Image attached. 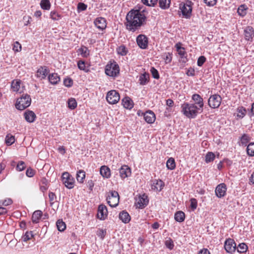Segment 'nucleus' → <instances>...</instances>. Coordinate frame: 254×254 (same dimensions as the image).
<instances>
[{"label": "nucleus", "instance_id": "obj_61", "mask_svg": "<svg viewBox=\"0 0 254 254\" xmlns=\"http://www.w3.org/2000/svg\"><path fill=\"white\" fill-rule=\"evenodd\" d=\"M49 197L51 204L54 203V200L56 198V194L53 192H50L49 193Z\"/></svg>", "mask_w": 254, "mask_h": 254}, {"label": "nucleus", "instance_id": "obj_4", "mask_svg": "<svg viewBox=\"0 0 254 254\" xmlns=\"http://www.w3.org/2000/svg\"><path fill=\"white\" fill-rule=\"evenodd\" d=\"M31 103L30 96L26 94H23L21 97L18 98L15 104V107L19 110H23L29 107Z\"/></svg>", "mask_w": 254, "mask_h": 254}, {"label": "nucleus", "instance_id": "obj_11", "mask_svg": "<svg viewBox=\"0 0 254 254\" xmlns=\"http://www.w3.org/2000/svg\"><path fill=\"white\" fill-rule=\"evenodd\" d=\"M136 43L140 48L146 49L148 47V38L144 35L140 34L136 37Z\"/></svg>", "mask_w": 254, "mask_h": 254}, {"label": "nucleus", "instance_id": "obj_44", "mask_svg": "<svg viewBox=\"0 0 254 254\" xmlns=\"http://www.w3.org/2000/svg\"><path fill=\"white\" fill-rule=\"evenodd\" d=\"M247 152L248 155L254 156V142H251L247 146Z\"/></svg>", "mask_w": 254, "mask_h": 254}, {"label": "nucleus", "instance_id": "obj_28", "mask_svg": "<svg viewBox=\"0 0 254 254\" xmlns=\"http://www.w3.org/2000/svg\"><path fill=\"white\" fill-rule=\"evenodd\" d=\"M116 51L118 55L125 56L127 55L128 49L124 45H121L117 48Z\"/></svg>", "mask_w": 254, "mask_h": 254}, {"label": "nucleus", "instance_id": "obj_14", "mask_svg": "<svg viewBox=\"0 0 254 254\" xmlns=\"http://www.w3.org/2000/svg\"><path fill=\"white\" fill-rule=\"evenodd\" d=\"M108 215L107 207L104 204H100L98 206L97 217L100 220H105Z\"/></svg>", "mask_w": 254, "mask_h": 254}, {"label": "nucleus", "instance_id": "obj_25", "mask_svg": "<svg viewBox=\"0 0 254 254\" xmlns=\"http://www.w3.org/2000/svg\"><path fill=\"white\" fill-rule=\"evenodd\" d=\"M164 186V182L161 180H158L153 183V184L152 185V189L156 191H160L163 189Z\"/></svg>", "mask_w": 254, "mask_h": 254}, {"label": "nucleus", "instance_id": "obj_15", "mask_svg": "<svg viewBox=\"0 0 254 254\" xmlns=\"http://www.w3.org/2000/svg\"><path fill=\"white\" fill-rule=\"evenodd\" d=\"M192 100L194 101L195 105L197 107L200 109V112H202L204 106L203 98L198 94H194L191 97Z\"/></svg>", "mask_w": 254, "mask_h": 254}, {"label": "nucleus", "instance_id": "obj_12", "mask_svg": "<svg viewBox=\"0 0 254 254\" xmlns=\"http://www.w3.org/2000/svg\"><path fill=\"white\" fill-rule=\"evenodd\" d=\"M95 26L100 30H104L107 27L106 20L102 17L96 18L94 21Z\"/></svg>", "mask_w": 254, "mask_h": 254}, {"label": "nucleus", "instance_id": "obj_10", "mask_svg": "<svg viewBox=\"0 0 254 254\" xmlns=\"http://www.w3.org/2000/svg\"><path fill=\"white\" fill-rule=\"evenodd\" d=\"M149 200L145 194L140 195L136 198L135 204L137 208L139 209L144 208L148 204Z\"/></svg>", "mask_w": 254, "mask_h": 254}, {"label": "nucleus", "instance_id": "obj_39", "mask_svg": "<svg viewBox=\"0 0 254 254\" xmlns=\"http://www.w3.org/2000/svg\"><path fill=\"white\" fill-rule=\"evenodd\" d=\"M237 117L241 118V119L243 118L245 116V115L246 114V112H247L246 108L243 107H238L237 108Z\"/></svg>", "mask_w": 254, "mask_h": 254}, {"label": "nucleus", "instance_id": "obj_32", "mask_svg": "<svg viewBox=\"0 0 254 254\" xmlns=\"http://www.w3.org/2000/svg\"><path fill=\"white\" fill-rule=\"evenodd\" d=\"M85 178V172L82 170H79L76 173V179L78 183H83Z\"/></svg>", "mask_w": 254, "mask_h": 254}, {"label": "nucleus", "instance_id": "obj_49", "mask_svg": "<svg viewBox=\"0 0 254 254\" xmlns=\"http://www.w3.org/2000/svg\"><path fill=\"white\" fill-rule=\"evenodd\" d=\"M215 158V155L213 152H209L205 156V162L209 163L213 161Z\"/></svg>", "mask_w": 254, "mask_h": 254}, {"label": "nucleus", "instance_id": "obj_55", "mask_svg": "<svg viewBox=\"0 0 254 254\" xmlns=\"http://www.w3.org/2000/svg\"><path fill=\"white\" fill-rule=\"evenodd\" d=\"M150 71L152 75L154 78L158 79L159 78V74L158 71L154 67H152L151 68Z\"/></svg>", "mask_w": 254, "mask_h": 254}, {"label": "nucleus", "instance_id": "obj_62", "mask_svg": "<svg viewBox=\"0 0 254 254\" xmlns=\"http://www.w3.org/2000/svg\"><path fill=\"white\" fill-rule=\"evenodd\" d=\"M116 198L119 197V193L115 190H112L110 192V194L108 195L107 198Z\"/></svg>", "mask_w": 254, "mask_h": 254}, {"label": "nucleus", "instance_id": "obj_52", "mask_svg": "<svg viewBox=\"0 0 254 254\" xmlns=\"http://www.w3.org/2000/svg\"><path fill=\"white\" fill-rule=\"evenodd\" d=\"M25 167V163L23 161H20L17 164L16 169L17 171L20 172L24 170Z\"/></svg>", "mask_w": 254, "mask_h": 254}, {"label": "nucleus", "instance_id": "obj_8", "mask_svg": "<svg viewBox=\"0 0 254 254\" xmlns=\"http://www.w3.org/2000/svg\"><path fill=\"white\" fill-rule=\"evenodd\" d=\"M62 179L63 184L67 188L71 189L74 187V180L68 172L63 173Z\"/></svg>", "mask_w": 254, "mask_h": 254}, {"label": "nucleus", "instance_id": "obj_34", "mask_svg": "<svg viewBox=\"0 0 254 254\" xmlns=\"http://www.w3.org/2000/svg\"><path fill=\"white\" fill-rule=\"evenodd\" d=\"M107 201L109 205L112 207H116L119 202V197L107 198Z\"/></svg>", "mask_w": 254, "mask_h": 254}, {"label": "nucleus", "instance_id": "obj_23", "mask_svg": "<svg viewBox=\"0 0 254 254\" xmlns=\"http://www.w3.org/2000/svg\"><path fill=\"white\" fill-rule=\"evenodd\" d=\"M149 81V74L148 73L144 72L141 74L139 77L138 82L141 85H146Z\"/></svg>", "mask_w": 254, "mask_h": 254}, {"label": "nucleus", "instance_id": "obj_31", "mask_svg": "<svg viewBox=\"0 0 254 254\" xmlns=\"http://www.w3.org/2000/svg\"><path fill=\"white\" fill-rule=\"evenodd\" d=\"M174 218L176 221L178 222H182L185 220V214L183 211H178L175 213Z\"/></svg>", "mask_w": 254, "mask_h": 254}, {"label": "nucleus", "instance_id": "obj_3", "mask_svg": "<svg viewBox=\"0 0 254 254\" xmlns=\"http://www.w3.org/2000/svg\"><path fill=\"white\" fill-rule=\"evenodd\" d=\"M105 71L108 76L115 78L120 73V67L118 64L114 61L106 65Z\"/></svg>", "mask_w": 254, "mask_h": 254}, {"label": "nucleus", "instance_id": "obj_45", "mask_svg": "<svg viewBox=\"0 0 254 254\" xmlns=\"http://www.w3.org/2000/svg\"><path fill=\"white\" fill-rule=\"evenodd\" d=\"M15 141L14 136L10 134H8L5 137V143L7 145H11Z\"/></svg>", "mask_w": 254, "mask_h": 254}, {"label": "nucleus", "instance_id": "obj_60", "mask_svg": "<svg viewBox=\"0 0 254 254\" xmlns=\"http://www.w3.org/2000/svg\"><path fill=\"white\" fill-rule=\"evenodd\" d=\"M35 174L34 171L31 168H28L26 171V175L28 177H32Z\"/></svg>", "mask_w": 254, "mask_h": 254}, {"label": "nucleus", "instance_id": "obj_37", "mask_svg": "<svg viewBox=\"0 0 254 254\" xmlns=\"http://www.w3.org/2000/svg\"><path fill=\"white\" fill-rule=\"evenodd\" d=\"M248 8L244 4L241 5L238 8L237 12L239 15L242 17L245 16L247 14V10Z\"/></svg>", "mask_w": 254, "mask_h": 254}, {"label": "nucleus", "instance_id": "obj_35", "mask_svg": "<svg viewBox=\"0 0 254 254\" xmlns=\"http://www.w3.org/2000/svg\"><path fill=\"white\" fill-rule=\"evenodd\" d=\"M78 51L82 57L87 58L90 54V51L88 48L82 46L78 49Z\"/></svg>", "mask_w": 254, "mask_h": 254}, {"label": "nucleus", "instance_id": "obj_30", "mask_svg": "<svg viewBox=\"0 0 254 254\" xmlns=\"http://www.w3.org/2000/svg\"><path fill=\"white\" fill-rule=\"evenodd\" d=\"M175 47L176 48L178 54L180 56L181 58H184L186 54V52L185 51V49L184 47H181V43H178L175 45Z\"/></svg>", "mask_w": 254, "mask_h": 254}, {"label": "nucleus", "instance_id": "obj_16", "mask_svg": "<svg viewBox=\"0 0 254 254\" xmlns=\"http://www.w3.org/2000/svg\"><path fill=\"white\" fill-rule=\"evenodd\" d=\"M49 71V69L47 66H40L37 71L36 76L40 79H44L46 77Z\"/></svg>", "mask_w": 254, "mask_h": 254}, {"label": "nucleus", "instance_id": "obj_53", "mask_svg": "<svg viewBox=\"0 0 254 254\" xmlns=\"http://www.w3.org/2000/svg\"><path fill=\"white\" fill-rule=\"evenodd\" d=\"M50 17L54 20H58L61 16L56 11H52L50 13Z\"/></svg>", "mask_w": 254, "mask_h": 254}, {"label": "nucleus", "instance_id": "obj_5", "mask_svg": "<svg viewBox=\"0 0 254 254\" xmlns=\"http://www.w3.org/2000/svg\"><path fill=\"white\" fill-rule=\"evenodd\" d=\"M192 2L191 1L187 0L183 5L180 6V8L184 18L187 19L190 18L192 13Z\"/></svg>", "mask_w": 254, "mask_h": 254}, {"label": "nucleus", "instance_id": "obj_59", "mask_svg": "<svg viewBox=\"0 0 254 254\" xmlns=\"http://www.w3.org/2000/svg\"><path fill=\"white\" fill-rule=\"evenodd\" d=\"M197 205V201L195 198H191L190 199V207L192 210L196 208Z\"/></svg>", "mask_w": 254, "mask_h": 254}, {"label": "nucleus", "instance_id": "obj_27", "mask_svg": "<svg viewBox=\"0 0 254 254\" xmlns=\"http://www.w3.org/2000/svg\"><path fill=\"white\" fill-rule=\"evenodd\" d=\"M42 212L41 210H36L34 212L32 216V220L33 223H38L39 222L42 215Z\"/></svg>", "mask_w": 254, "mask_h": 254}, {"label": "nucleus", "instance_id": "obj_40", "mask_svg": "<svg viewBox=\"0 0 254 254\" xmlns=\"http://www.w3.org/2000/svg\"><path fill=\"white\" fill-rule=\"evenodd\" d=\"M67 104L68 107L71 110H73L77 107V102L76 100L73 98H70L68 100Z\"/></svg>", "mask_w": 254, "mask_h": 254}, {"label": "nucleus", "instance_id": "obj_2", "mask_svg": "<svg viewBox=\"0 0 254 254\" xmlns=\"http://www.w3.org/2000/svg\"><path fill=\"white\" fill-rule=\"evenodd\" d=\"M181 108L183 114L190 119L195 118L198 113L201 112L194 104L184 103L182 105Z\"/></svg>", "mask_w": 254, "mask_h": 254}, {"label": "nucleus", "instance_id": "obj_46", "mask_svg": "<svg viewBox=\"0 0 254 254\" xmlns=\"http://www.w3.org/2000/svg\"><path fill=\"white\" fill-rule=\"evenodd\" d=\"M141 1L147 6L154 7L157 4L158 0H141Z\"/></svg>", "mask_w": 254, "mask_h": 254}, {"label": "nucleus", "instance_id": "obj_63", "mask_svg": "<svg viewBox=\"0 0 254 254\" xmlns=\"http://www.w3.org/2000/svg\"><path fill=\"white\" fill-rule=\"evenodd\" d=\"M204 2L209 6L214 5L216 3L217 0H203Z\"/></svg>", "mask_w": 254, "mask_h": 254}, {"label": "nucleus", "instance_id": "obj_47", "mask_svg": "<svg viewBox=\"0 0 254 254\" xmlns=\"http://www.w3.org/2000/svg\"><path fill=\"white\" fill-rule=\"evenodd\" d=\"M163 58L166 64L170 63L172 60V54L170 53H165L163 54Z\"/></svg>", "mask_w": 254, "mask_h": 254}, {"label": "nucleus", "instance_id": "obj_48", "mask_svg": "<svg viewBox=\"0 0 254 254\" xmlns=\"http://www.w3.org/2000/svg\"><path fill=\"white\" fill-rule=\"evenodd\" d=\"M33 237L32 231L26 232L22 237V240L24 242H27Z\"/></svg>", "mask_w": 254, "mask_h": 254}, {"label": "nucleus", "instance_id": "obj_9", "mask_svg": "<svg viewBox=\"0 0 254 254\" xmlns=\"http://www.w3.org/2000/svg\"><path fill=\"white\" fill-rule=\"evenodd\" d=\"M236 244L233 239L228 238L225 240L224 248L226 252L232 254L236 251Z\"/></svg>", "mask_w": 254, "mask_h": 254}, {"label": "nucleus", "instance_id": "obj_6", "mask_svg": "<svg viewBox=\"0 0 254 254\" xmlns=\"http://www.w3.org/2000/svg\"><path fill=\"white\" fill-rule=\"evenodd\" d=\"M222 102L221 97L217 94L211 95L208 100L209 106L212 109L218 108Z\"/></svg>", "mask_w": 254, "mask_h": 254}, {"label": "nucleus", "instance_id": "obj_54", "mask_svg": "<svg viewBox=\"0 0 254 254\" xmlns=\"http://www.w3.org/2000/svg\"><path fill=\"white\" fill-rule=\"evenodd\" d=\"M206 58L204 56H201L199 57L197 61V64L198 66H201L206 61Z\"/></svg>", "mask_w": 254, "mask_h": 254}, {"label": "nucleus", "instance_id": "obj_64", "mask_svg": "<svg viewBox=\"0 0 254 254\" xmlns=\"http://www.w3.org/2000/svg\"><path fill=\"white\" fill-rule=\"evenodd\" d=\"M77 8L79 10L83 11V10H85L86 9L87 5L83 3L80 2V3H79L78 4Z\"/></svg>", "mask_w": 254, "mask_h": 254}, {"label": "nucleus", "instance_id": "obj_42", "mask_svg": "<svg viewBox=\"0 0 254 254\" xmlns=\"http://www.w3.org/2000/svg\"><path fill=\"white\" fill-rule=\"evenodd\" d=\"M58 230L59 231H64L66 228V225L62 220H58L56 223Z\"/></svg>", "mask_w": 254, "mask_h": 254}, {"label": "nucleus", "instance_id": "obj_38", "mask_svg": "<svg viewBox=\"0 0 254 254\" xmlns=\"http://www.w3.org/2000/svg\"><path fill=\"white\" fill-rule=\"evenodd\" d=\"M166 166L170 170H174L176 167V163L174 158H170L167 161Z\"/></svg>", "mask_w": 254, "mask_h": 254}, {"label": "nucleus", "instance_id": "obj_41", "mask_svg": "<svg viewBox=\"0 0 254 254\" xmlns=\"http://www.w3.org/2000/svg\"><path fill=\"white\" fill-rule=\"evenodd\" d=\"M40 6L43 9L49 10L51 7V3L49 0H42Z\"/></svg>", "mask_w": 254, "mask_h": 254}, {"label": "nucleus", "instance_id": "obj_13", "mask_svg": "<svg viewBox=\"0 0 254 254\" xmlns=\"http://www.w3.org/2000/svg\"><path fill=\"white\" fill-rule=\"evenodd\" d=\"M226 190V185L224 183L220 184L215 189V194L218 198H221L225 195Z\"/></svg>", "mask_w": 254, "mask_h": 254}, {"label": "nucleus", "instance_id": "obj_36", "mask_svg": "<svg viewBox=\"0 0 254 254\" xmlns=\"http://www.w3.org/2000/svg\"><path fill=\"white\" fill-rule=\"evenodd\" d=\"M251 139L250 136L247 134H243L240 138V143L242 146H247Z\"/></svg>", "mask_w": 254, "mask_h": 254}, {"label": "nucleus", "instance_id": "obj_20", "mask_svg": "<svg viewBox=\"0 0 254 254\" xmlns=\"http://www.w3.org/2000/svg\"><path fill=\"white\" fill-rule=\"evenodd\" d=\"M24 116L25 120L28 123H33L35 121L36 116L35 114L32 111H26Z\"/></svg>", "mask_w": 254, "mask_h": 254}, {"label": "nucleus", "instance_id": "obj_58", "mask_svg": "<svg viewBox=\"0 0 254 254\" xmlns=\"http://www.w3.org/2000/svg\"><path fill=\"white\" fill-rule=\"evenodd\" d=\"M106 234V230L103 229H99L97 232V236L100 237L101 239H103L104 238Z\"/></svg>", "mask_w": 254, "mask_h": 254}, {"label": "nucleus", "instance_id": "obj_18", "mask_svg": "<svg viewBox=\"0 0 254 254\" xmlns=\"http://www.w3.org/2000/svg\"><path fill=\"white\" fill-rule=\"evenodd\" d=\"M245 39L247 41H252L254 37V30L252 26H247L244 29Z\"/></svg>", "mask_w": 254, "mask_h": 254}, {"label": "nucleus", "instance_id": "obj_7", "mask_svg": "<svg viewBox=\"0 0 254 254\" xmlns=\"http://www.w3.org/2000/svg\"><path fill=\"white\" fill-rule=\"evenodd\" d=\"M119 93L115 90H112L108 92L106 95L107 101L110 104H115L120 100Z\"/></svg>", "mask_w": 254, "mask_h": 254}, {"label": "nucleus", "instance_id": "obj_26", "mask_svg": "<svg viewBox=\"0 0 254 254\" xmlns=\"http://www.w3.org/2000/svg\"><path fill=\"white\" fill-rule=\"evenodd\" d=\"M119 218L124 223H127L130 220V217L129 214L125 211H123L120 213Z\"/></svg>", "mask_w": 254, "mask_h": 254}, {"label": "nucleus", "instance_id": "obj_22", "mask_svg": "<svg viewBox=\"0 0 254 254\" xmlns=\"http://www.w3.org/2000/svg\"><path fill=\"white\" fill-rule=\"evenodd\" d=\"M49 82L53 85L58 84L60 81V76L56 73L49 74L48 76Z\"/></svg>", "mask_w": 254, "mask_h": 254}, {"label": "nucleus", "instance_id": "obj_17", "mask_svg": "<svg viewBox=\"0 0 254 254\" xmlns=\"http://www.w3.org/2000/svg\"><path fill=\"white\" fill-rule=\"evenodd\" d=\"M120 176L122 179H125L131 175L130 168L127 165H123L119 169Z\"/></svg>", "mask_w": 254, "mask_h": 254}, {"label": "nucleus", "instance_id": "obj_1", "mask_svg": "<svg viewBox=\"0 0 254 254\" xmlns=\"http://www.w3.org/2000/svg\"><path fill=\"white\" fill-rule=\"evenodd\" d=\"M146 16L139 10H131L126 16V28L131 32L138 30L145 22Z\"/></svg>", "mask_w": 254, "mask_h": 254}, {"label": "nucleus", "instance_id": "obj_33", "mask_svg": "<svg viewBox=\"0 0 254 254\" xmlns=\"http://www.w3.org/2000/svg\"><path fill=\"white\" fill-rule=\"evenodd\" d=\"M21 84V81L20 80H14L12 81L11 87L12 90L14 92H18L19 91Z\"/></svg>", "mask_w": 254, "mask_h": 254}, {"label": "nucleus", "instance_id": "obj_50", "mask_svg": "<svg viewBox=\"0 0 254 254\" xmlns=\"http://www.w3.org/2000/svg\"><path fill=\"white\" fill-rule=\"evenodd\" d=\"M77 66L79 69L83 70L85 72H88L89 70L86 68L85 62L83 61H79L78 62Z\"/></svg>", "mask_w": 254, "mask_h": 254}, {"label": "nucleus", "instance_id": "obj_19", "mask_svg": "<svg viewBox=\"0 0 254 254\" xmlns=\"http://www.w3.org/2000/svg\"><path fill=\"white\" fill-rule=\"evenodd\" d=\"M143 116L145 121L148 124L153 123L156 119L154 113L151 111L146 112Z\"/></svg>", "mask_w": 254, "mask_h": 254}, {"label": "nucleus", "instance_id": "obj_43", "mask_svg": "<svg viewBox=\"0 0 254 254\" xmlns=\"http://www.w3.org/2000/svg\"><path fill=\"white\" fill-rule=\"evenodd\" d=\"M236 248L238 253H244L247 252L248 246L245 243H242L240 244Z\"/></svg>", "mask_w": 254, "mask_h": 254}, {"label": "nucleus", "instance_id": "obj_21", "mask_svg": "<svg viewBox=\"0 0 254 254\" xmlns=\"http://www.w3.org/2000/svg\"><path fill=\"white\" fill-rule=\"evenodd\" d=\"M101 175L104 178L108 179L111 176L110 169L107 166L104 165L101 167L100 169Z\"/></svg>", "mask_w": 254, "mask_h": 254}, {"label": "nucleus", "instance_id": "obj_24", "mask_svg": "<svg viewBox=\"0 0 254 254\" xmlns=\"http://www.w3.org/2000/svg\"><path fill=\"white\" fill-rule=\"evenodd\" d=\"M123 106L128 109H131L133 107V103L132 100L128 97H126L122 100Z\"/></svg>", "mask_w": 254, "mask_h": 254}, {"label": "nucleus", "instance_id": "obj_51", "mask_svg": "<svg viewBox=\"0 0 254 254\" xmlns=\"http://www.w3.org/2000/svg\"><path fill=\"white\" fill-rule=\"evenodd\" d=\"M165 246L170 250L174 248V245L173 240L171 238H168L165 242Z\"/></svg>", "mask_w": 254, "mask_h": 254}, {"label": "nucleus", "instance_id": "obj_29", "mask_svg": "<svg viewBox=\"0 0 254 254\" xmlns=\"http://www.w3.org/2000/svg\"><path fill=\"white\" fill-rule=\"evenodd\" d=\"M159 6L162 9H168L170 6L171 0H158Z\"/></svg>", "mask_w": 254, "mask_h": 254}, {"label": "nucleus", "instance_id": "obj_57", "mask_svg": "<svg viewBox=\"0 0 254 254\" xmlns=\"http://www.w3.org/2000/svg\"><path fill=\"white\" fill-rule=\"evenodd\" d=\"M64 84L65 86L70 87L73 84V81L70 78H65L64 81Z\"/></svg>", "mask_w": 254, "mask_h": 254}, {"label": "nucleus", "instance_id": "obj_56", "mask_svg": "<svg viewBox=\"0 0 254 254\" xmlns=\"http://www.w3.org/2000/svg\"><path fill=\"white\" fill-rule=\"evenodd\" d=\"M13 50L16 52H18L21 50V45L17 41L14 43Z\"/></svg>", "mask_w": 254, "mask_h": 254}]
</instances>
